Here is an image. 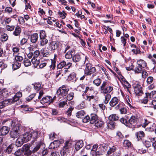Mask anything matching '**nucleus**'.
Instances as JSON below:
<instances>
[{
	"label": "nucleus",
	"instance_id": "nucleus-1",
	"mask_svg": "<svg viewBox=\"0 0 156 156\" xmlns=\"http://www.w3.org/2000/svg\"><path fill=\"white\" fill-rule=\"evenodd\" d=\"M69 89L65 85H63L59 87L56 92V95L59 99H65L68 94Z\"/></svg>",
	"mask_w": 156,
	"mask_h": 156
},
{
	"label": "nucleus",
	"instance_id": "nucleus-2",
	"mask_svg": "<svg viewBox=\"0 0 156 156\" xmlns=\"http://www.w3.org/2000/svg\"><path fill=\"white\" fill-rule=\"evenodd\" d=\"M11 126L12 129L10 132L11 137L13 139L18 138L20 133L19 125L12 121Z\"/></svg>",
	"mask_w": 156,
	"mask_h": 156
},
{
	"label": "nucleus",
	"instance_id": "nucleus-3",
	"mask_svg": "<svg viewBox=\"0 0 156 156\" xmlns=\"http://www.w3.org/2000/svg\"><path fill=\"white\" fill-rule=\"evenodd\" d=\"M88 58L87 56L85 57L84 63H86V67L85 70V73L87 75H90L91 74L93 73L96 71V69L93 67L92 65L90 63H88Z\"/></svg>",
	"mask_w": 156,
	"mask_h": 156
},
{
	"label": "nucleus",
	"instance_id": "nucleus-4",
	"mask_svg": "<svg viewBox=\"0 0 156 156\" xmlns=\"http://www.w3.org/2000/svg\"><path fill=\"white\" fill-rule=\"evenodd\" d=\"M137 65L134 69L135 73H141L143 70L142 68H144L147 66V64L143 60L140 59L137 62Z\"/></svg>",
	"mask_w": 156,
	"mask_h": 156
},
{
	"label": "nucleus",
	"instance_id": "nucleus-5",
	"mask_svg": "<svg viewBox=\"0 0 156 156\" xmlns=\"http://www.w3.org/2000/svg\"><path fill=\"white\" fill-rule=\"evenodd\" d=\"M133 88L134 89L136 94L139 96H141L143 94L142 87L138 82H135L133 85Z\"/></svg>",
	"mask_w": 156,
	"mask_h": 156
},
{
	"label": "nucleus",
	"instance_id": "nucleus-6",
	"mask_svg": "<svg viewBox=\"0 0 156 156\" xmlns=\"http://www.w3.org/2000/svg\"><path fill=\"white\" fill-rule=\"evenodd\" d=\"M137 119L135 116L132 115L128 120V127H132L133 126H134L137 123Z\"/></svg>",
	"mask_w": 156,
	"mask_h": 156
},
{
	"label": "nucleus",
	"instance_id": "nucleus-7",
	"mask_svg": "<svg viewBox=\"0 0 156 156\" xmlns=\"http://www.w3.org/2000/svg\"><path fill=\"white\" fill-rule=\"evenodd\" d=\"M59 42L55 41L50 42L49 44V47L51 51H54L58 47Z\"/></svg>",
	"mask_w": 156,
	"mask_h": 156
},
{
	"label": "nucleus",
	"instance_id": "nucleus-8",
	"mask_svg": "<svg viewBox=\"0 0 156 156\" xmlns=\"http://www.w3.org/2000/svg\"><path fill=\"white\" fill-rule=\"evenodd\" d=\"M30 38L31 43L32 44H36L37 41L39 36L37 33H34L30 35Z\"/></svg>",
	"mask_w": 156,
	"mask_h": 156
},
{
	"label": "nucleus",
	"instance_id": "nucleus-9",
	"mask_svg": "<svg viewBox=\"0 0 156 156\" xmlns=\"http://www.w3.org/2000/svg\"><path fill=\"white\" fill-rule=\"evenodd\" d=\"M31 137L34 139V140L38 138L41 134V132L38 130H31L30 132Z\"/></svg>",
	"mask_w": 156,
	"mask_h": 156
},
{
	"label": "nucleus",
	"instance_id": "nucleus-10",
	"mask_svg": "<svg viewBox=\"0 0 156 156\" xmlns=\"http://www.w3.org/2000/svg\"><path fill=\"white\" fill-rule=\"evenodd\" d=\"M60 143V142L59 140H55L53 142L51 143L49 146V148L51 149H54L58 147Z\"/></svg>",
	"mask_w": 156,
	"mask_h": 156
},
{
	"label": "nucleus",
	"instance_id": "nucleus-11",
	"mask_svg": "<svg viewBox=\"0 0 156 156\" xmlns=\"http://www.w3.org/2000/svg\"><path fill=\"white\" fill-rule=\"evenodd\" d=\"M24 149V153L23 156H29L32 153V151L29 150L30 146L28 145H26L23 146Z\"/></svg>",
	"mask_w": 156,
	"mask_h": 156
},
{
	"label": "nucleus",
	"instance_id": "nucleus-12",
	"mask_svg": "<svg viewBox=\"0 0 156 156\" xmlns=\"http://www.w3.org/2000/svg\"><path fill=\"white\" fill-rule=\"evenodd\" d=\"M22 93L21 92H18L12 98L9 99L11 101H11L12 104L19 100V98L22 96Z\"/></svg>",
	"mask_w": 156,
	"mask_h": 156
},
{
	"label": "nucleus",
	"instance_id": "nucleus-13",
	"mask_svg": "<svg viewBox=\"0 0 156 156\" xmlns=\"http://www.w3.org/2000/svg\"><path fill=\"white\" fill-rule=\"evenodd\" d=\"M72 146V142L70 140H67L64 143L62 150L69 151Z\"/></svg>",
	"mask_w": 156,
	"mask_h": 156
},
{
	"label": "nucleus",
	"instance_id": "nucleus-14",
	"mask_svg": "<svg viewBox=\"0 0 156 156\" xmlns=\"http://www.w3.org/2000/svg\"><path fill=\"white\" fill-rule=\"evenodd\" d=\"M9 128L6 126H3L0 129V134L4 136L7 134L9 132Z\"/></svg>",
	"mask_w": 156,
	"mask_h": 156
},
{
	"label": "nucleus",
	"instance_id": "nucleus-15",
	"mask_svg": "<svg viewBox=\"0 0 156 156\" xmlns=\"http://www.w3.org/2000/svg\"><path fill=\"white\" fill-rule=\"evenodd\" d=\"M31 138V136L30 132H27L23 135L22 140L23 142H27L30 140Z\"/></svg>",
	"mask_w": 156,
	"mask_h": 156
},
{
	"label": "nucleus",
	"instance_id": "nucleus-16",
	"mask_svg": "<svg viewBox=\"0 0 156 156\" xmlns=\"http://www.w3.org/2000/svg\"><path fill=\"white\" fill-rule=\"evenodd\" d=\"M9 99L0 102V109L2 108L5 107L12 104Z\"/></svg>",
	"mask_w": 156,
	"mask_h": 156
},
{
	"label": "nucleus",
	"instance_id": "nucleus-17",
	"mask_svg": "<svg viewBox=\"0 0 156 156\" xmlns=\"http://www.w3.org/2000/svg\"><path fill=\"white\" fill-rule=\"evenodd\" d=\"M121 104H119L115 107L116 110L119 109V111L121 114H126L127 112V110L125 107H121L120 106Z\"/></svg>",
	"mask_w": 156,
	"mask_h": 156
},
{
	"label": "nucleus",
	"instance_id": "nucleus-18",
	"mask_svg": "<svg viewBox=\"0 0 156 156\" xmlns=\"http://www.w3.org/2000/svg\"><path fill=\"white\" fill-rule=\"evenodd\" d=\"M44 145V143L42 141L38 142L36 144V146L32 150V153H34L37 151L42 146Z\"/></svg>",
	"mask_w": 156,
	"mask_h": 156
},
{
	"label": "nucleus",
	"instance_id": "nucleus-19",
	"mask_svg": "<svg viewBox=\"0 0 156 156\" xmlns=\"http://www.w3.org/2000/svg\"><path fill=\"white\" fill-rule=\"evenodd\" d=\"M51 100V97L50 96H47L45 97H43L42 99L40 101V102L42 104H44L45 103H49L50 104Z\"/></svg>",
	"mask_w": 156,
	"mask_h": 156
},
{
	"label": "nucleus",
	"instance_id": "nucleus-20",
	"mask_svg": "<svg viewBox=\"0 0 156 156\" xmlns=\"http://www.w3.org/2000/svg\"><path fill=\"white\" fill-rule=\"evenodd\" d=\"M90 124H94L98 120V117L97 115L95 114H91L90 115Z\"/></svg>",
	"mask_w": 156,
	"mask_h": 156
},
{
	"label": "nucleus",
	"instance_id": "nucleus-21",
	"mask_svg": "<svg viewBox=\"0 0 156 156\" xmlns=\"http://www.w3.org/2000/svg\"><path fill=\"white\" fill-rule=\"evenodd\" d=\"M145 94L146 95V97H148L151 99L156 98V91H153L150 93H146Z\"/></svg>",
	"mask_w": 156,
	"mask_h": 156
},
{
	"label": "nucleus",
	"instance_id": "nucleus-22",
	"mask_svg": "<svg viewBox=\"0 0 156 156\" xmlns=\"http://www.w3.org/2000/svg\"><path fill=\"white\" fill-rule=\"evenodd\" d=\"M21 32V29L18 26H16L13 32V34L15 36H20Z\"/></svg>",
	"mask_w": 156,
	"mask_h": 156
},
{
	"label": "nucleus",
	"instance_id": "nucleus-23",
	"mask_svg": "<svg viewBox=\"0 0 156 156\" xmlns=\"http://www.w3.org/2000/svg\"><path fill=\"white\" fill-rule=\"evenodd\" d=\"M119 100L116 97H114L112 98L110 101L109 104L112 107H114L119 102Z\"/></svg>",
	"mask_w": 156,
	"mask_h": 156
},
{
	"label": "nucleus",
	"instance_id": "nucleus-24",
	"mask_svg": "<svg viewBox=\"0 0 156 156\" xmlns=\"http://www.w3.org/2000/svg\"><path fill=\"white\" fill-rule=\"evenodd\" d=\"M135 135L138 140H139L144 136L145 134L143 131H140L136 132Z\"/></svg>",
	"mask_w": 156,
	"mask_h": 156
},
{
	"label": "nucleus",
	"instance_id": "nucleus-25",
	"mask_svg": "<svg viewBox=\"0 0 156 156\" xmlns=\"http://www.w3.org/2000/svg\"><path fill=\"white\" fill-rule=\"evenodd\" d=\"M113 90V87L111 86L107 87L101 90V92L104 94L110 93Z\"/></svg>",
	"mask_w": 156,
	"mask_h": 156
},
{
	"label": "nucleus",
	"instance_id": "nucleus-26",
	"mask_svg": "<svg viewBox=\"0 0 156 156\" xmlns=\"http://www.w3.org/2000/svg\"><path fill=\"white\" fill-rule=\"evenodd\" d=\"M24 153V149L23 147L20 149L17 150L14 153V154L16 156H23Z\"/></svg>",
	"mask_w": 156,
	"mask_h": 156
},
{
	"label": "nucleus",
	"instance_id": "nucleus-27",
	"mask_svg": "<svg viewBox=\"0 0 156 156\" xmlns=\"http://www.w3.org/2000/svg\"><path fill=\"white\" fill-rule=\"evenodd\" d=\"M83 141L80 140L77 141L75 145V149L76 151L79 150L83 146Z\"/></svg>",
	"mask_w": 156,
	"mask_h": 156
},
{
	"label": "nucleus",
	"instance_id": "nucleus-28",
	"mask_svg": "<svg viewBox=\"0 0 156 156\" xmlns=\"http://www.w3.org/2000/svg\"><path fill=\"white\" fill-rule=\"evenodd\" d=\"M119 117L118 116L115 114H113L110 115L108 117L109 121H114L118 120Z\"/></svg>",
	"mask_w": 156,
	"mask_h": 156
},
{
	"label": "nucleus",
	"instance_id": "nucleus-29",
	"mask_svg": "<svg viewBox=\"0 0 156 156\" xmlns=\"http://www.w3.org/2000/svg\"><path fill=\"white\" fill-rule=\"evenodd\" d=\"M74 50H70L67 51L65 55V57L66 59H71L73 58L72 53Z\"/></svg>",
	"mask_w": 156,
	"mask_h": 156
},
{
	"label": "nucleus",
	"instance_id": "nucleus-30",
	"mask_svg": "<svg viewBox=\"0 0 156 156\" xmlns=\"http://www.w3.org/2000/svg\"><path fill=\"white\" fill-rule=\"evenodd\" d=\"M14 60L16 61L21 62L23 59V58L22 56L20 55V53H18L16 55H15Z\"/></svg>",
	"mask_w": 156,
	"mask_h": 156
},
{
	"label": "nucleus",
	"instance_id": "nucleus-31",
	"mask_svg": "<svg viewBox=\"0 0 156 156\" xmlns=\"http://www.w3.org/2000/svg\"><path fill=\"white\" fill-rule=\"evenodd\" d=\"M40 44L41 46H44L48 43V40L47 39V37L40 38Z\"/></svg>",
	"mask_w": 156,
	"mask_h": 156
},
{
	"label": "nucleus",
	"instance_id": "nucleus-32",
	"mask_svg": "<svg viewBox=\"0 0 156 156\" xmlns=\"http://www.w3.org/2000/svg\"><path fill=\"white\" fill-rule=\"evenodd\" d=\"M117 150V147L115 146H112V147H109V149L108 150L107 154L108 155H109L115 152Z\"/></svg>",
	"mask_w": 156,
	"mask_h": 156
},
{
	"label": "nucleus",
	"instance_id": "nucleus-33",
	"mask_svg": "<svg viewBox=\"0 0 156 156\" xmlns=\"http://www.w3.org/2000/svg\"><path fill=\"white\" fill-rule=\"evenodd\" d=\"M81 59L80 55L78 54H76L73 56L72 60L74 62H77L79 61Z\"/></svg>",
	"mask_w": 156,
	"mask_h": 156
},
{
	"label": "nucleus",
	"instance_id": "nucleus-34",
	"mask_svg": "<svg viewBox=\"0 0 156 156\" xmlns=\"http://www.w3.org/2000/svg\"><path fill=\"white\" fill-rule=\"evenodd\" d=\"M85 114V112L83 110H81L77 112L76 114V116L79 118H83Z\"/></svg>",
	"mask_w": 156,
	"mask_h": 156
},
{
	"label": "nucleus",
	"instance_id": "nucleus-35",
	"mask_svg": "<svg viewBox=\"0 0 156 156\" xmlns=\"http://www.w3.org/2000/svg\"><path fill=\"white\" fill-rule=\"evenodd\" d=\"M122 78H123L124 80H122V81H124V83L125 84V86L126 87L127 89V90L130 93V92L129 90V88L130 87L131 85L129 84V83L124 78V77L121 76Z\"/></svg>",
	"mask_w": 156,
	"mask_h": 156
},
{
	"label": "nucleus",
	"instance_id": "nucleus-36",
	"mask_svg": "<svg viewBox=\"0 0 156 156\" xmlns=\"http://www.w3.org/2000/svg\"><path fill=\"white\" fill-rule=\"evenodd\" d=\"M104 124V122L103 121L98 120H97L95 123V126L97 127H102Z\"/></svg>",
	"mask_w": 156,
	"mask_h": 156
},
{
	"label": "nucleus",
	"instance_id": "nucleus-37",
	"mask_svg": "<svg viewBox=\"0 0 156 156\" xmlns=\"http://www.w3.org/2000/svg\"><path fill=\"white\" fill-rule=\"evenodd\" d=\"M124 147L129 148L131 146V143L127 140H125L123 143Z\"/></svg>",
	"mask_w": 156,
	"mask_h": 156
},
{
	"label": "nucleus",
	"instance_id": "nucleus-38",
	"mask_svg": "<svg viewBox=\"0 0 156 156\" xmlns=\"http://www.w3.org/2000/svg\"><path fill=\"white\" fill-rule=\"evenodd\" d=\"M21 64V62L14 60L13 63L12 64V67L15 69H17L20 67Z\"/></svg>",
	"mask_w": 156,
	"mask_h": 156
},
{
	"label": "nucleus",
	"instance_id": "nucleus-39",
	"mask_svg": "<svg viewBox=\"0 0 156 156\" xmlns=\"http://www.w3.org/2000/svg\"><path fill=\"white\" fill-rule=\"evenodd\" d=\"M31 60L32 63L34 65V66L37 67L39 64V61L37 60L35 58L33 57Z\"/></svg>",
	"mask_w": 156,
	"mask_h": 156
},
{
	"label": "nucleus",
	"instance_id": "nucleus-40",
	"mask_svg": "<svg viewBox=\"0 0 156 156\" xmlns=\"http://www.w3.org/2000/svg\"><path fill=\"white\" fill-rule=\"evenodd\" d=\"M74 93L73 92H70L66 95V99L67 100L70 101L73 99L74 97Z\"/></svg>",
	"mask_w": 156,
	"mask_h": 156
},
{
	"label": "nucleus",
	"instance_id": "nucleus-41",
	"mask_svg": "<svg viewBox=\"0 0 156 156\" xmlns=\"http://www.w3.org/2000/svg\"><path fill=\"white\" fill-rule=\"evenodd\" d=\"M8 36L5 33L2 34L0 37V40L2 41H5L8 39Z\"/></svg>",
	"mask_w": 156,
	"mask_h": 156
},
{
	"label": "nucleus",
	"instance_id": "nucleus-42",
	"mask_svg": "<svg viewBox=\"0 0 156 156\" xmlns=\"http://www.w3.org/2000/svg\"><path fill=\"white\" fill-rule=\"evenodd\" d=\"M72 63L71 62H68L67 63L66 62V65H65V67L63 69L64 70V72L65 73L68 71V69L72 66Z\"/></svg>",
	"mask_w": 156,
	"mask_h": 156
},
{
	"label": "nucleus",
	"instance_id": "nucleus-43",
	"mask_svg": "<svg viewBox=\"0 0 156 156\" xmlns=\"http://www.w3.org/2000/svg\"><path fill=\"white\" fill-rule=\"evenodd\" d=\"M107 126L108 127L109 129H112L115 127V123L113 121H110Z\"/></svg>",
	"mask_w": 156,
	"mask_h": 156
},
{
	"label": "nucleus",
	"instance_id": "nucleus-44",
	"mask_svg": "<svg viewBox=\"0 0 156 156\" xmlns=\"http://www.w3.org/2000/svg\"><path fill=\"white\" fill-rule=\"evenodd\" d=\"M101 82V80L100 78H97L94 80L93 82L94 84L97 86H99L100 85Z\"/></svg>",
	"mask_w": 156,
	"mask_h": 156
},
{
	"label": "nucleus",
	"instance_id": "nucleus-45",
	"mask_svg": "<svg viewBox=\"0 0 156 156\" xmlns=\"http://www.w3.org/2000/svg\"><path fill=\"white\" fill-rule=\"evenodd\" d=\"M120 122L124 124L126 126L128 127L129 125H128V122L127 120L125 118H122L120 119Z\"/></svg>",
	"mask_w": 156,
	"mask_h": 156
},
{
	"label": "nucleus",
	"instance_id": "nucleus-46",
	"mask_svg": "<svg viewBox=\"0 0 156 156\" xmlns=\"http://www.w3.org/2000/svg\"><path fill=\"white\" fill-rule=\"evenodd\" d=\"M66 62L65 61H63L60 62L59 63L57 66V68L58 69H62L64 68L65 65H66Z\"/></svg>",
	"mask_w": 156,
	"mask_h": 156
},
{
	"label": "nucleus",
	"instance_id": "nucleus-47",
	"mask_svg": "<svg viewBox=\"0 0 156 156\" xmlns=\"http://www.w3.org/2000/svg\"><path fill=\"white\" fill-rule=\"evenodd\" d=\"M45 32L43 30H41L40 32L39 37L40 38L47 37Z\"/></svg>",
	"mask_w": 156,
	"mask_h": 156
},
{
	"label": "nucleus",
	"instance_id": "nucleus-48",
	"mask_svg": "<svg viewBox=\"0 0 156 156\" xmlns=\"http://www.w3.org/2000/svg\"><path fill=\"white\" fill-rule=\"evenodd\" d=\"M56 61L55 59L51 60V64L49 67L51 69H54L55 67Z\"/></svg>",
	"mask_w": 156,
	"mask_h": 156
},
{
	"label": "nucleus",
	"instance_id": "nucleus-49",
	"mask_svg": "<svg viewBox=\"0 0 156 156\" xmlns=\"http://www.w3.org/2000/svg\"><path fill=\"white\" fill-rule=\"evenodd\" d=\"M76 74L73 73L70 74L68 77L67 80L68 81H71L75 78Z\"/></svg>",
	"mask_w": 156,
	"mask_h": 156
},
{
	"label": "nucleus",
	"instance_id": "nucleus-50",
	"mask_svg": "<svg viewBox=\"0 0 156 156\" xmlns=\"http://www.w3.org/2000/svg\"><path fill=\"white\" fill-rule=\"evenodd\" d=\"M13 52V56H15V55H16L18 53L20 50V49L18 48L14 47L12 49Z\"/></svg>",
	"mask_w": 156,
	"mask_h": 156
},
{
	"label": "nucleus",
	"instance_id": "nucleus-51",
	"mask_svg": "<svg viewBox=\"0 0 156 156\" xmlns=\"http://www.w3.org/2000/svg\"><path fill=\"white\" fill-rule=\"evenodd\" d=\"M23 141L22 140V139L20 140L19 139H17L16 143V145L17 147H21L23 144Z\"/></svg>",
	"mask_w": 156,
	"mask_h": 156
},
{
	"label": "nucleus",
	"instance_id": "nucleus-52",
	"mask_svg": "<svg viewBox=\"0 0 156 156\" xmlns=\"http://www.w3.org/2000/svg\"><path fill=\"white\" fill-rule=\"evenodd\" d=\"M23 64L26 67L30 66L31 65V62L30 60L28 59H24Z\"/></svg>",
	"mask_w": 156,
	"mask_h": 156
},
{
	"label": "nucleus",
	"instance_id": "nucleus-53",
	"mask_svg": "<svg viewBox=\"0 0 156 156\" xmlns=\"http://www.w3.org/2000/svg\"><path fill=\"white\" fill-rule=\"evenodd\" d=\"M58 14L60 17L63 19H64L66 18V14L63 11L62 12H58Z\"/></svg>",
	"mask_w": 156,
	"mask_h": 156
},
{
	"label": "nucleus",
	"instance_id": "nucleus-54",
	"mask_svg": "<svg viewBox=\"0 0 156 156\" xmlns=\"http://www.w3.org/2000/svg\"><path fill=\"white\" fill-rule=\"evenodd\" d=\"M62 151L61 153V156H70L69 151L64 150H62Z\"/></svg>",
	"mask_w": 156,
	"mask_h": 156
},
{
	"label": "nucleus",
	"instance_id": "nucleus-55",
	"mask_svg": "<svg viewBox=\"0 0 156 156\" xmlns=\"http://www.w3.org/2000/svg\"><path fill=\"white\" fill-rule=\"evenodd\" d=\"M150 140L152 143V146L154 148H156V138H151Z\"/></svg>",
	"mask_w": 156,
	"mask_h": 156
},
{
	"label": "nucleus",
	"instance_id": "nucleus-56",
	"mask_svg": "<svg viewBox=\"0 0 156 156\" xmlns=\"http://www.w3.org/2000/svg\"><path fill=\"white\" fill-rule=\"evenodd\" d=\"M5 28L7 30L9 31H12L15 28V26L13 25L10 26L9 25L6 26Z\"/></svg>",
	"mask_w": 156,
	"mask_h": 156
},
{
	"label": "nucleus",
	"instance_id": "nucleus-57",
	"mask_svg": "<svg viewBox=\"0 0 156 156\" xmlns=\"http://www.w3.org/2000/svg\"><path fill=\"white\" fill-rule=\"evenodd\" d=\"M12 146V145L11 144L7 147L6 151L8 154H10L12 152L13 148Z\"/></svg>",
	"mask_w": 156,
	"mask_h": 156
},
{
	"label": "nucleus",
	"instance_id": "nucleus-58",
	"mask_svg": "<svg viewBox=\"0 0 156 156\" xmlns=\"http://www.w3.org/2000/svg\"><path fill=\"white\" fill-rule=\"evenodd\" d=\"M136 48V49H133L132 50V51L133 52V54L136 55L138 54H140L141 51L139 48L137 47Z\"/></svg>",
	"mask_w": 156,
	"mask_h": 156
},
{
	"label": "nucleus",
	"instance_id": "nucleus-59",
	"mask_svg": "<svg viewBox=\"0 0 156 156\" xmlns=\"http://www.w3.org/2000/svg\"><path fill=\"white\" fill-rule=\"evenodd\" d=\"M94 98L95 96L94 95L88 96L87 95L86 96V98H85V99L87 101L90 102L91 100L94 99Z\"/></svg>",
	"mask_w": 156,
	"mask_h": 156
},
{
	"label": "nucleus",
	"instance_id": "nucleus-60",
	"mask_svg": "<svg viewBox=\"0 0 156 156\" xmlns=\"http://www.w3.org/2000/svg\"><path fill=\"white\" fill-rule=\"evenodd\" d=\"M73 109V108L70 107L67 110L66 112V114L68 116H70L71 115V112Z\"/></svg>",
	"mask_w": 156,
	"mask_h": 156
},
{
	"label": "nucleus",
	"instance_id": "nucleus-61",
	"mask_svg": "<svg viewBox=\"0 0 156 156\" xmlns=\"http://www.w3.org/2000/svg\"><path fill=\"white\" fill-rule=\"evenodd\" d=\"M148 97H146V95L143 100H141L140 102L141 103H143L144 104H146L147 103L149 100H148Z\"/></svg>",
	"mask_w": 156,
	"mask_h": 156
},
{
	"label": "nucleus",
	"instance_id": "nucleus-62",
	"mask_svg": "<svg viewBox=\"0 0 156 156\" xmlns=\"http://www.w3.org/2000/svg\"><path fill=\"white\" fill-rule=\"evenodd\" d=\"M41 84L40 83H36L34 86V89L38 91L40 90L41 87Z\"/></svg>",
	"mask_w": 156,
	"mask_h": 156
},
{
	"label": "nucleus",
	"instance_id": "nucleus-63",
	"mask_svg": "<svg viewBox=\"0 0 156 156\" xmlns=\"http://www.w3.org/2000/svg\"><path fill=\"white\" fill-rule=\"evenodd\" d=\"M33 57L34 58H37L38 57L40 53V51L38 50H35L33 52Z\"/></svg>",
	"mask_w": 156,
	"mask_h": 156
},
{
	"label": "nucleus",
	"instance_id": "nucleus-64",
	"mask_svg": "<svg viewBox=\"0 0 156 156\" xmlns=\"http://www.w3.org/2000/svg\"><path fill=\"white\" fill-rule=\"evenodd\" d=\"M36 95V94L35 93L31 94L27 98V101H30V100H31L34 98Z\"/></svg>",
	"mask_w": 156,
	"mask_h": 156
}]
</instances>
